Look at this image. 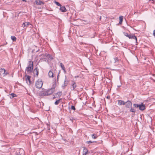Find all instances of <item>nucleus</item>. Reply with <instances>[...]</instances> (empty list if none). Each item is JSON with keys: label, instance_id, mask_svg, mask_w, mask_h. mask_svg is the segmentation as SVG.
I'll return each mask as SVG.
<instances>
[{"label": "nucleus", "instance_id": "nucleus-1", "mask_svg": "<svg viewBox=\"0 0 155 155\" xmlns=\"http://www.w3.org/2000/svg\"><path fill=\"white\" fill-rule=\"evenodd\" d=\"M133 106L134 107H139V109L141 110H143L145 109V106L143 103H142L141 104H134Z\"/></svg>", "mask_w": 155, "mask_h": 155}, {"label": "nucleus", "instance_id": "nucleus-2", "mask_svg": "<svg viewBox=\"0 0 155 155\" xmlns=\"http://www.w3.org/2000/svg\"><path fill=\"white\" fill-rule=\"evenodd\" d=\"M43 84V83L42 80L41 79H39L36 82V87L38 88H40L42 87Z\"/></svg>", "mask_w": 155, "mask_h": 155}, {"label": "nucleus", "instance_id": "nucleus-3", "mask_svg": "<svg viewBox=\"0 0 155 155\" xmlns=\"http://www.w3.org/2000/svg\"><path fill=\"white\" fill-rule=\"evenodd\" d=\"M8 74H9V73L7 72L6 71L5 69L1 68L0 69V74L1 75L4 77Z\"/></svg>", "mask_w": 155, "mask_h": 155}, {"label": "nucleus", "instance_id": "nucleus-4", "mask_svg": "<svg viewBox=\"0 0 155 155\" xmlns=\"http://www.w3.org/2000/svg\"><path fill=\"white\" fill-rule=\"evenodd\" d=\"M55 90V87H52L51 88L46 90L47 95H51L54 91Z\"/></svg>", "mask_w": 155, "mask_h": 155}, {"label": "nucleus", "instance_id": "nucleus-5", "mask_svg": "<svg viewBox=\"0 0 155 155\" xmlns=\"http://www.w3.org/2000/svg\"><path fill=\"white\" fill-rule=\"evenodd\" d=\"M125 107L127 108H129L131 107L132 105L131 102L130 101H128L125 102Z\"/></svg>", "mask_w": 155, "mask_h": 155}, {"label": "nucleus", "instance_id": "nucleus-6", "mask_svg": "<svg viewBox=\"0 0 155 155\" xmlns=\"http://www.w3.org/2000/svg\"><path fill=\"white\" fill-rule=\"evenodd\" d=\"M35 3L37 5H41L42 4L44 5V2L39 0H35Z\"/></svg>", "mask_w": 155, "mask_h": 155}, {"label": "nucleus", "instance_id": "nucleus-7", "mask_svg": "<svg viewBox=\"0 0 155 155\" xmlns=\"http://www.w3.org/2000/svg\"><path fill=\"white\" fill-rule=\"evenodd\" d=\"M72 87L71 89L72 90H73L76 87L77 85L75 82L74 81H72V84H71Z\"/></svg>", "mask_w": 155, "mask_h": 155}, {"label": "nucleus", "instance_id": "nucleus-8", "mask_svg": "<svg viewBox=\"0 0 155 155\" xmlns=\"http://www.w3.org/2000/svg\"><path fill=\"white\" fill-rule=\"evenodd\" d=\"M117 102L118 104L119 105H124L126 104L125 102L122 100H118Z\"/></svg>", "mask_w": 155, "mask_h": 155}, {"label": "nucleus", "instance_id": "nucleus-9", "mask_svg": "<svg viewBox=\"0 0 155 155\" xmlns=\"http://www.w3.org/2000/svg\"><path fill=\"white\" fill-rule=\"evenodd\" d=\"M25 77H27L26 80V81H29V82L30 84H32V81H31L30 80L31 76L26 74L25 75Z\"/></svg>", "mask_w": 155, "mask_h": 155}, {"label": "nucleus", "instance_id": "nucleus-10", "mask_svg": "<svg viewBox=\"0 0 155 155\" xmlns=\"http://www.w3.org/2000/svg\"><path fill=\"white\" fill-rule=\"evenodd\" d=\"M33 68L27 67L25 69L26 71H27V73H31L32 71Z\"/></svg>", "mask_w": 155, "mask_h": 155}, {"label": "nucleus", "instance_id": "nucleus-11", "mask_svg": "<svg viewBox=\"0 0 155 155\" xmlns=\"http://www.w3.org/2000/svg\"><path fill=\"white\" fill-rule=\"evenodd\" d=\"M46 90L41 91L40 93V95L41 96H48Z\"/></svg>", "mask_w": 155, "mask_h": 155}, {"label": "nucleus", "instance_id": "nucleus-12", "mask_svg": "<svg viewBox=\"0 0 155 155\" xmlns=\"http://www.w3.org/2000/svg\"><path fill=\"white\" fill-rule=\"evenodd\" d=\"M39 69L37 68L36 67L35 68L34 70V75H36L37 76L38 75Z\"/></svg>", "mask_w": 155, "mask_h": 155}, {"label": "nucleus", "instance_id": "nucleus-13", "mask_svg": "<svg viewBox=\"0 0 155 155\" xmlns=\"http://www.w3.org/2000/svg\"><path fill=\"white\" fill-rule=\"evenodd\" d=\"M27 67L33 68V61H29L28 63V65Z\"/></svg>", "mask_w": 155, "mask_h": 155}, {"label": "nucleus", "instance_id": "nucleus-14", "mask_svg": "<svg viewBox=\"0 0 155 155\" xmlns=\"http://www.w3.org/2000/svg\"><path fill=\"white\" fill-rule=\"evenodd\" d=\"M60 10L62 12H66L67 10L65 8V7L64 6H60Z\"/></svg>", "mask_w": 155, "mask_h": 155}, {"label": "nucleus", "instance_id": "nucleus-15", "mask_svg": "<svg viewBox=\"0 0 155 155\" xmlns=\"http://www.w3.org/2000/svg\"><path fill=\"white\" fill-rule=\"evenodd\" d=\"M52 70H50L48 72V75L49 77L53 78L54 77V74L52 71Z\"/></svg>", "mask_w": 155, "mask_h": 155}, {"label": "nucleus", "instance_id": "nucleus-16", "mask_svg": "<svg viewBox=\"0 0 155 155\" xmlns=\"http://www.w3.org/2000/svg\"><path fill=\"white\" fill-rule=\"evenodd\" d=\"M84 148L83 151V155H86L88 152L87 149L85 147H83Z\"/></svg>", "mask_w": 155, "mask_h": 155}, {"label": "nucleus", "instance_id": "nucleus-17", "mask_svg": "<svg viewBox=\"0 0 155 155\" xmlns=\"http://www.w3.org/2000/svg\"><path fill=\"white\" fill-rule=\"evenodd\" d=\"M60 66L61 67L62 69L63 70L64 72L65 73H66V70H65V68L64 66V64L62 63H60Z\"/></svg>", "mask_w": 155, "mask_h": 155}, {"label": "nucleus", "instance_id": "nucleus-18", "mask_svg": "<svg viewBox=\"0 0 155 155\" xmlns=\"http://www.w3.org/2000/svg\"><path fill=\"white\" fill-rule=\"evenodd\" d=\"M130 112L134 113L133 114H132V116H134L135 115V113L136 112V110L134 108H132L131 107L130 108Z\"/></svg>", "mask_w": 155, "mask_h": 155}, {"label": "nucleus", "instance_id": "nucleus-19", "mask_svg": "<svg viewBox=\"0 0 155 155\" xmlns=\"http://www.w3.org/2000/svg\"><path fill=\"white\" fill-rule=\"evenodd\" d=\"M46 57L48 58H49L51 59V60H52L54 59L53 57L52 56V55L50 54H46Z\"/></svg>", "mask_w": 155, "mask_h": 155}, {"label": "nucleus", "instance_id": "nucleus-20", "mask_svg": "<svg viewBox=\"0 0 155 155\" xmlns=\"http://www.w3.org/2000/svg\"><path fill=\"white\" fill-rule=\"evenodd\" d=\"M8 96L10 98H12L13 97L17 96L16 94L13 93H12L11 94L9 95Z\"/></svg>", "mask_w": 155, "mask_h": 155}, {"label": "nucleus", "instance_id": "nucleus-21", "mask_svg": "<svg viewBox=\"0 0 155 155\" xmlns=\"http://www.w3.org/2000/svg\"><path fill=\"white\" fill-rule=\"evenodd\" d=\"M31 25L30 23L29 22H26L24 23L23 24L22 26H23V27L24 28L25 26L27 27L29 25Z\"/></svg>", "mask_w": 155, "mask_h": 155}, {"label": "nucleus", "instance_id": "nucleus-22", "mask_svg": "<svg viewBox=\"0 0 155 155\" xmlns=\"http://www.w3.org/2000/svg\"><path fill=\"white\" fill-rule=\"evenodd\" d=\"M130 39H135L136 40V41L137 42V38L136 36H135L134 35H131V38H130Z\"/></svg>", "mask_w": 155, "mask_h": 155}, {"label": "nucleus", "instance_id": "nucleus-23", "mask_svg": "<svg viewBox=\"0 0 155 155\" xmlns=\"http://www.w3.org/2000/svg\"><path fill=\"white\" fill-rule=\"evenodd\" d=\"M62 100V99H59L58 100L54 102V104L56 105H58L60 102V101Z\"/></svg>", "mask_w": 155, "mask_h": 155}, {"label": "nucleus", "instance_id": "nucleus-24", "mask_svg": "<svg viewBox=\"0 0 155 155\" xmlns=\"http://www.w3.org/2000/svg\"><path fill=\"white\" fill-rule=\"evenodd\" d=\"M123 16H121L119 17V20H120V21H119V24H122V23L123 21Z\"/></svg>", "mask_w": 155, "mask_h": 155}, {"label": "nucleus", "instance_id": "nucleus-25", "mask_svg": "<svg viewBox=\"0 0 155 155\" xmlns=\"http://www.w3.org/2000/svg\"><path fill=\"white\" fill-rule=\"evenodd\" d=\"M11 38L13 41H15L16 40V38L14 36H11Z\"/></svg>", "mask_w": 155, "mask_h": 155}, {"label": "nucleus", "instance_id": "nucleus-26", "mask_svg": "<svg viewBox=\"0 0 155 155\" xmlns=\"http://www.w3.org/2000/svg\"><path fill=\"white\" fill-rule=\"evenodd\" d=\"M58 95V97H60L61 96V95H62V92H60V91H59V92H57L56 94V96L57 95Z\"/></svg>", "mask_w": 155, "mask_h": 155}, {"label": "nucleus", "instance_id": "nucleus-27", "mask_svg": "<svg viewBox=\"0 0 155 155\" xmlns=\"http://www.w3.org/2000/svg\"><path fill=\"white\" fill-rule=\"evenodd\" d=\"M54 2L58 6H61V4L58 2H56V1H54Z\"/></svg>", "mask_w": 155, "mask_h": 155}, {"label": "nucleus", "instance_id": "nucleus-28", "mask_svg": "<svg viewBox=\"0 0 155 155\" xmlns=\"http://www.w3.org/2000/svg\"><path fill=\"white\" fill-rule=\"evenodd\" d=\"M114 62H117L118 63L119 61V60L118 59L117 57H116L114 58Z\"/></svg>", "mask_w": 155, "mask_h": 155}, {"label": "nucleus", "instance_id": "nucleus-29", "mask_svg": "<svg viewBox=\"0 0 155 155\" xmlns=\"http://www.w3.org/2000/svg\"><path fill=\"white\" fill-rule=\"evenodd\" d=\"M67 84H68V83H67V82H66V80H65V79L64 82V85L63 86V87H66L67 86Z\"/></svg>", "mask_w": 155, "mask_h": 155}, {"label": "nucleus", "instance_id": "nucleus-30", "mask_svg": "<svg viewBox=\"0 0 155 155\" xmlns=\"http://www.w3.org/2000/svg\"><path fill=\"white\" fill-rule=\"evenodd\" d=\"M71 109L72 110H76V108H75L74 106L73 105H72L71 106Z\"/></svg>", "mask_w": 155, "mask_h": 155}, {"label": "nucleus", "instance_id": "nucleus-31", "mask_svg": "<svg viewBox=\"0 0 155 155\" xmlns=\"http://www.w3.org/2000/svg\"><path fill=\"white\" fill-rule=\"evenodd\" d=\"M92 137L94 139H96L97 138V136H95L94 134H93L92 135Z\"/></svg>", "mask_w": 155, "mask_h": 155}, {"label": "nucleus", "instance_id": "nucleus-32", "mask_svg": "<svg viewBox=\"0 0 155 155\" xmlns=\"http://www.w3.org/2000/svg\"><path fill=\"white\" fill-rule=\"evenodd\" d=\"M94 142V141H87L86 142V143H93Z\"/></svg>", "mask_w": 155, "mask_h": 155}, {"label": "nucleus", "instance_id": "nucleus-33", "mask_svg": "<svg viewBox=\"0 0 155 155\" xmlns=\"http://www.w3.org/2000/svg\"><path fill=\"white\" fill-rule=\"evenodd\" d=\"M124 35L125 36H127V37L129 35L127 33H124Z\"/></svg>", "mask_w": 155, "mask_h": 155}, {"label": "nucleus", "instance_id": "nucleus-34", "mask_svg": "<svg viewBox=\"0 0 155 155\" xmlns=\"http://www.w3.org/2000/svg\"><path fill=\"white\" fill-rule=\"evenodd\" d=\"M132 35L130 34L129 35L128 37L130 39V38H131V35Z\"/></svg>", "mask_w": 155, "mask_h": 155}, {"label": "nucleus", "instance_id": "nucleus-35", "mask_svg": "<svg viewBox=\"0 0 155 155\" xmlns=\"http://www.w3.org/2000/svg\"><path fill=\"white\" fill-rule=\"evenodd\" d=\"M153 35L155 37V29L153 31Z\"/></svg>", "mask_w": 155, "mask_h": 155}, {"label": "nucleus", "instance_id": "nucleus-36", "mask_svg": "<svg viewBox=\"0 0 155 155\" xmlns=\"http://www.w3.org/2000/svg\"><path fill=\"white\" fill-rule=\"evenodd\" d=\"M58 98V97H57V96H56V97H55V96H54L53 97V99H54V98Z\"/></svg>", "mask_w": 155, "mask_h": 155}, {"label": "nucleus", "instance_id": "nucleus-37", "mask_svg": "<svg viewBox=\"0 0 155 155\" xmlns=\"http://www.w3.org/2000/svg\"><path fill=\"white\" fill-rule=\"evenodd\" d=\"M110 96H107V98L108 99H110Z\"/></svg>", "mask_w": 155, "mask_h": 155}, {"label": "nucleus", "instance_id": "nucleus-38", "mask_svg": "<svg viewBox=\"0 0 155 155\" xmlns=\"http://www.w3.org/2000/svg\"><path fill=\"white\" fill-rule=\"evenodd\" d=\"M59 73L58 74V75L57 76V80H58V76H59Z\"/></svg>", "mask_w": 155, "mask_h": 155}, {"label": "nucleus", "instance_id": "nucleus-39", "mask_svg": "<svg viewBox=\"0 0 155 155\" xmlns=\"http://www.w3.org/2000/svg\"><path fill=\"white\" fill-rule=\"evenodd\" d=\"M80 99L81 100H82V97H80Z\"/></svg>", "mask_w": 155, "mask_h": 155}, {"label": "nucleus", "instance_id": "nucleus-40", "mask_svg": "<svg viewBox=\"0 0 155 155\" xmlns=\"http://www.w3.org/2000/svg\"><path fill=\"white\" fill-rule=\"evenodd\" d=\"M125 113H126L127 112V111H125Z\"/></svg>", "mask_w": 155, "mask_h": 155}, {"label": "nucleus", "instance_id": "nucleus-41", "mask_svg": "<svg viewBox=\"0 0 155 155\" xmlns=\"http://www.w3.org/2000/svg\"><path fill=\"white\" fill-rule=\"evenodd\" d=\"M120 86H121V85H119V86H118V87H120Z\"/></svg>", "mask_w": 155, "mask_h": 155}, {"label": "nucleus", "instance_id": "nucleus-42", "mask_svg": "<svg viewBox=\"0 0 155 155\" xmlns=\"http://www.w3.org/2000/svg\"><path fill=\"white\" fill-rule=\"evenodd\" d=\"M101 17H100V20L101 19Z\"/></svg>", "mask_w": 155, "mask_h": 155}, {"label": "nucleus", "instance_id": "nucleus-43", "mask_svg": "<svg viewBox=\"0 0 155 155\" xmlns=\"http://www.w3.org/2000/svg\"><path fill=\"white\" fill-rule=\"evenodd\" d=\"M70 120H71L72 121H73V120H72L71 119H70Z\"/></svg>", "mask_w": 155, "mask_h": 155}, {"label": "nucleus", "instance_id": "nucleus-44", "mask_svg": "<svg viewBox=\"0 0 155 155\" xmlns=\"http://www.w3.org/2000/svg\"><path fill=\"white\" fill-rule=\"evenodd\" d=\"M18 155H20V154H18Z\"/></svg>", "mask_w": 155, "mask_h": 155}]
</instances>
